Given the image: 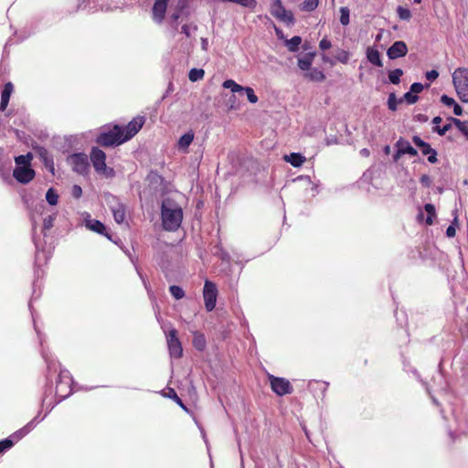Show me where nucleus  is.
<instances>
[{
	"label": "nucleus",
	"instance_id": "69168bd1",
	"mask_svg": "<svg viewBox=\"0 0 468 468\" xmlns=\"http://www.w3.org/2000/svg\"><path fill=\"white\" fill-rule=\"evenodd\" d=\"M362 153H363L364 154H368V151H367V149H364V150L362 151Z\"/></svg>",
	"mask_w": 468,
	"mask_h": 468
},
{
	"label": "nucleus",
	"instance_id": "37998d69",
	"mask_svg": "<svg viewBox=\"0 0 468 468\" xmlns=\"http://www.w3.org/2000/svg\"><path fill=\"white\" fill-rule=\"evenodd\" d=\"M335 58L337 61L346 64L349 60V53L344 49H339Z\"/></svg>",
	"mask_w": 468,
	"mask_h": 468
},
{
	"label": "nucleus",
	"instance_id": "4d7b16f0",
	"mask_svg": "<svg viewBox=\"0 0 468 468\" xmlns=\"http://www.w3.org/2000/svg\"><path fill=\"white\" fill-rule=\"evenodd\" d=\"M420 181L426 186H429L431 184V178L428 175H422L420 178Z\"/></svg>",
	"mask_w": 468,
	"mask_h": 468
},
{
	"label": "nucleus",
	"instance_id": "2eb2a0df",
	"mask_svg": "<svg viewBox=\"0 0 468 468\" xmlns=\"http://www.w3.org/2000/svg\"><path fill=\"white\" fill-rule=\"evenodd\" d=\"M408 53V47L404 41H396L388 48L387 55L389 59H397L405 57Z\"/></svg>",
	"mask_w": 468,
	"mask_h": 468
},
{
	"label": "nucleus",
	"instance_id": "c85d7f7f",
	"mask_svg": "<svg viewBox=\"0 0 468 468\" xmlns=\"http://www.w3.org/2000/svg\"><path fill=\"white\" fill-rule=\"evenodd\" d=\"M302 43V37L294 36L291 39L286 41V46L291 52H296L299 49V46Z\"/></svg>",
	"mask_w": 468,
	"mask_h": 468
},
{
	"label": "nucleus",
	"instance_id": "680f3d73",
	"mask_svg": "<svg viewBox=\"0 0 468 468\" xmlns=\"http://www.w3.org/2000/svg\"><path fill=\"white\" fill-rule=\"evenodd\" d=\"M401 155H403V154H400V153H399V148H397V152H396V154H394V156H393V157H394V160H395V161H398Z\"/></svg>",
	"mask_w": 468,
	"mask_h": 468
},
{
	"label": "nucleus",
	"instance_id": "3c124183",
	"mask_svg": "<svg viewBox=\"0 0 468 468\" xmlns=\"http://www.w3.org/2000/svg\"><path fill=\"white\" fill-rule=\"evenodd\" d=\"M332 46L331 44V41L328 40L326 37H324L320 42H319V48L322 49V50H325V49H328L330 48Z\"/></svg>",
	"mask_w": 468,
	"mask_h": 468
},
{
	"label": "nucleus",
	"instance_id": "7ed1b4c3",
	"mask_svg": "<svg viewBox=\"0 0 468 468\" xmlns=\"http://www.w3.org/2000/svg\"><path fill=\"white\" fill-rule=\"evenodd\" d=\"M452 83L459 99L468 102V69L457 68L452 73Z\"/></svg>",
	"mask_w": 468,
	"mask_h": 468
},
{
	"label": "nucleus",
	"instance_id": "b1692460",
	"mask_svg": "<svg viewBox=\"0 0 468 468\" xmlns=\"http://www.w3.org/2000/svg\"><path fill=\"white\" fill-rule=\"evenodd\" d=\"M165 397H167L173 399L181 409H183L186 412H188V408L184 404L182 399L177 396L176 390L172 388H167L164 393Z\"/></svg>",
	"mask_w": 468,
	"mask_h": 468
},
{
	"label": "nucleus",
	"instance_id": "c756f323",
	"mask_svg": "<svg viewBox=\"0 0 468 468\" xmlns=\"http://www.w3.org/2000/svg\"><path fill=\"white\" fill-rule=\"evenodd\" d=\"M204 76H205V71L202 69L194 68V69H191L188 73V79L192 82H196L197 80H202L204 78Z\"/></svg>",
	"mask_w": 468,
	"mask_h": 468
},
{
	"label": "nucleus",
	"instance_id": "774afa93",
	"mask_svg": "<svg viewBox=\"0 0 468 468\" xmlns=\"http://www.w3.org/2000/svg\"><path fill=\"white\" fill-rule=\"evenodd\" d=\"M174 18H175V19H177V18H178V16H177V15H175V16H174Z\"/></svg>",
	"mask_w": 468,
	"mask_h": 468
},
{
	"label": "nucleus",
	"instance_id": "58836bf2",
	"mask_svg": "<svg viewBox=\"0 0 468 468\" xmlns=\"http://www.w3.org/2000/svg\"><path fill=\"white\" fill-rule=\"evenodd\" d=\"M169 292L176 300H180L185 297V292L180 286L172 285L169 287Z\"/></svg>",
	"mask_w": 468,
	"mask_h": 468
},
{
	"label": "nucleus",
	"instance_id": "f03ea898",
	"mask_svg": "<svg viewBox=\"0 0 468 468\" xmlns=\"http://www.w3.org/2000/svg\"><path fill=\"white\" fill-rule=\"evenodd\" d=\"M122 133V126L114 124L108 131L100 133L96 137V143L101 147L121 145L125 143Z\"/></svg>",
	"mask_w": 468,
	"mask_h": 468
},
{
	"label": "nucleus",
	"instance_id": "2f4dec72",
	"mask_svg": "<svg viewBox=\"0 0 468 468\" xmlns=\"http://www.w3.org/2000/svg\"><path fill=\"white\" fill-rule=\"evenodd\" d=\"M424 209L428 214V217L426 218V224L432 225L433 218L436 216L435 207L432 204L428 203L424 206Z\"/></svg>",
	"mask_w": 468,
	"mask_h": 468
},
{
	"label": "nucleus",
	"instance_id": "aec40b11",
	"mask_svg": "<svg viewBox=\"0 0 468 468\" xmlns=\"http://www.w3.org/2000/svg\"><path fill=\"white\" fill-rule=\"evenodd\" d=\"M315 52L305 53L303 57L298 58L297 65L302 70H310L313 64Z\"/></svg>",
	"mask_w": 468,
	"mask_h": 468
},
{
	"label": "nucleus",
	"instance_id": "f257e3e1",
	"mask_svg": "<svg viewBox=\"0 0 468 468\" xmlns=\"http://www.w3.org/2000/svg\"><path fill=\"white\" fill-rule=\"evenodd\" d=\"M163 228L167 231H176L179 229L183 220V210L176 203L164 201L161 209Z\"/></svg>",
	"mask_w": 468,
	"mask_h": 468
},
{
	"label": "nucleus",
	"instance_id": "412c9836",
	"mask_svg": "<svg viewBox=\"0 0 468 468\" xmlns=\"http://www.w3.org/2000/svg\"><path fill=\"white\" fill-rule=\"evenodd\" d=\"M367 58L368 59V61L377 66V67H382L383 66V63H382V60H381V58H380V53L379 51L375 48H368L367 49Z\"/></svg>",
	"mask_w": 468,
	"mask_h": 468
},
{
	"label": "nucleus",
	"instance_id": "052dcab7",
	"mask_svg": "<svg viewBox=\"0 0 468 468\" xmlns=\"http://www.w3.org/2000/svg\"><path fill=\"white\" fill-rule=\"evenodd\" d=\"M182 33H184L187 37H190V29L187 25H184L181 27Z\"/></svg>",
	"mask_w": 468,
	"mask_h": 468
},
{
	"label": "nucleus",
	"instance_id": "20e7f679",
	"mask_svg": "<svg viewBox=\"0 0 468 468\" xmlns=\"http://www.w3.org/2000/svg\"><path fill=\"white\" fill-rule=\"evenodd\" d=\"M90 161L95 171L107 177L114 175V170L106 165V154L99 147H92L90 151Z\"/></svg>",
	"mask_w": 468,
	"mask_h": 468
},
{
	"label": "nucleus",
	"instance_id": "79ce46f5",
	"mask_svg": "<svg viewBox=\"0 0 468 468\" xmlns=\"http://www.w3.org/2000/svg\"><path fill=\"white\" fill-rule=\"evenodd\" d=\"M458 129L468 138V122H462L459 119L452 118Z\"/></svg>",
	"mask_w": 468,
	"mask_h": 468
},
{
	"label": "nucleus",
	"instance_id": "0e129e2a",
	"mask_svg": "<svg viewBox=\"0 0 468 468\" xmlns=\"http://www.w3.org/2000/svg\"><path fill=\"white\" fill-rule=\"evenodd\" d=\"M441 121H442V120H441V118L440 116H436V117H434V118H433L432 122H433L434 124H438V123H440Z\"/></svg>",
	"mask_w": 468,
	"mask_h": 468
},
{
	"label": "nucleus",
	"instance_id": "c03bdc74",
	"mask_svg": "<svg viewBox=\"0 0 468 468\" xmlns=\"http://www.w3.org/2000/svg\"><path fill=\"white\" fill-rule=\"evenodd\" d=\"M54 221H55L54 215H49V216L46 217L43 220V229L44 230L50 229L54 225Z\"/></svg>",
	"mask_w": 468,
	"mask_h": 468
},
{
	"label": "nucleus",
	"instance_id": "6e6d98bb",
	"mask_svg": "<svg viewBox=\"0 0 468 468\" xmlns=\"http://www.w3.org/2000/svg\"><path fill=\"white\" fill-rule=\"evenodd\" d=\"M229 101L230 103L229 105V109L231 110H237L239 108V104H236V96L235 95H232L229 99Z\"/></svg>",
	"mask_w": 468,
	"mask_h": 468
},
{
	"label": "nucleus",
	"instance_id": "864d4df0",
	"mask_svg": "<svg viewBox=\"0 0 468 468\" xmlns=\"http://www.w3.org/2000/svg\"><path fill=\"white\" fill-rule=\"evenodd\" d=\"M451 129V124H445L442 127L437 126L434 130L440 134L444 135Z\"/></svg>",
	"mask_w": 468,
	"mask_h": 468
},
{
	"label": "nucleus",
	"instance_id": "338daca9",
	"mask_svg": "<svg viewBox=\"0 0 468 468\" xmlns=\"http://www.w3.org/2000/svg\"><path fill=\"white\" fill-rule=\"evenodd\" d=\"M420 2H421V0H414L415 4H420Z\"/></svg>",
	"mask_w": 468,
	"mask_h": 468
},
{
	"label": "nucleus",
	"instance_id": "a18cd8bd",
	"mask_svg": "<svg viewBox=\"0 0 468 468\" xmlns=\"http://www.w3.org/2000/svg\"><path fill=\"white\" fill-rule=\"evenodd\" d=\"M402 99L409 104H414L418 101L419 97L415 93L411 92V90H410L404 94Z\"/></svg>",
	"mask_w": 468,
	"mask_h": 468
},
{
	"label": "nucleus",
	"instance_id": "49530a36",
	"mask_svg": "<svg viewBox=\"0 0 468 468\" xmlns=\"http://www.w3.org/2000/svg\"><path fill=\"white\" fill-rule=\"evenodd\" d=\"M317 386V388L319 389H321L322 393L324 394V391L327 389L328 388V383L327 382H323V381H317V380H314L313 382L310 383V386L314 387V386Z\"/></svg>",
	"mask_w": 468,
	"mask_h": 468
},
{
	"label": "nucleus",
	"instance_id": "f3484780",
	"mask_svg": "<svg viewBox=\"0 0 468 468\" xmlns=\"http://www.w3.org/2000/svg\"><path fill=\"white\" fill-rule=\"evenodd\" d=\"M86 227L101 235H103L107 237L109 239H111V235L106 231V227L103 223H101L100 220L97 219H89L86 221Z\"/></svg>",
	"mask_w": 468,
	"mask_h": 468
},
{
	"label": "nucleus",
	"instance_id": "473e14b6",
	"mask_svg": "<svg viewBox=\"0 0 468 468\" xmlns=\"http://www.w3.org/2000/svg\"><path fill=\"white\" fill-rule=\"evenodd\" d=\"M222 86L225 89H230L233 93L241 92L243 90V87L238 83H236L233 80H227L223 82Z\"/></svg>",
	"mask_w": 468,
	"mask_h": 468
},
{
	"label": "nucleus",
	"instance_id": "c9c22d12",
	"mask_svg": "<svg viewBox=\"0 0 468 468\" xmlns=\"http://www.w3.org/2000/svg\"><path fill=\"white\" fill-rule=\"evenodd\" d=\"M403 99L398 100L395 93H390L388 98V107L390 111H397L398 103H401Z\"/></svg>",
	"mask_w": 468,
	"mask_h": 468
},
{
	"label": "nucleus",
	"instance_id": "5701e85b",
	"mask_svg": "<svg viewBox=\"0 0 468 468\" xmlns=\"http://www.w3.org/2000/svg\"><path fill=\"white\" fill-rule=\"evenodd\" d=\"M284 160L293 167H300L305 162V157L299 153H292L284 156Z\"/></svg>",
	"mask_w": 468,
	"mask_h": 468
},
{
	"label": "nucleus",
	"instance_id": "e2e57ef3",
	"mask_svg": "<svg viewBox=\"0 0 468 468\" xmlns=\"http://www.w3.org/2000/svg\"><path fill=\"white\" fill-rule=\"evenodd\" d=\"M418 120L420 121V122H426L428 120L427 116L423 115V114H419L417 116Z\"/></svg>",
	"mask_w": 468,
	"mask_h": 468
},
{
	"label": "nucleus",
	"instance_id": "ddd939ff",
	"mask_svg": "<svg viewBox=\"0 0 468 468\" xmlns=\"http://www.w3.org/2000/svg\"><path fill=\"white\" fill-rule=\"evenodd\" d=\"M35 170L28 165L16 166L13 170V176L21 184H28L35 177Z\"/></svg>",
	"mask_w": 468,
	"mask_h": 468
},
{
	"label": "nucleus",
	"instance_id": "bb28decb",
	"mask_svg": "<svg viewBox=\"0 0 468 468\" xmlns=\"http://www.w3.org/2000/svg\"><path fill=\"white\" fill-rule=\"evenodd\" d=\"M193 346L198 351H203L206 347L205 335L199 332L194 333Z\"/></svg>",
	"mask_w": 468,
	"mask_h": 468
},
{
	"label": "nucleus",
	"instance_id": "603ef678",
	"mask_svg": "<svg viewBox=\"0 0 468 468\" xmlns=\"http://www.w3.org/2000/svg\"><path fill=\"white\" fill-rule=\"evenodd\" d=\"M425 76L428 80L432 81L439 77V72L435 69H432V70L427 71Z\"/></svg>",
	"mask_w": 468,
	"mask_h": 468
},
{
	"label": "nucleus",
	"instance_id": "09e8293b",
	"mask_svg": "<svg viewBox=\"0 0 468 468\" xmlns=\"http://www.w3.org/2000/svg\"><path fill=\"white\" fill-rule=\"evenodd\" d=\"M423 89H424V86L420 82H414L410 86L411 92L415 93L416 95L418 93H420L423 90Z\"/></svg>",
	"mask_w": 468,
	"mask_h": 468
},
{
	"label": "nucleus",
	"instance_id": "e433bc0d",
	"mask_svg": "<svg viewBox=\"0 0 468 468\" xmlns=\"http://www.w3.org/2000/svg\"><path fill=\"white\" fill-rule=\"evenodd\" d=\"M397 14L399 19L409 21L411 18V12L409 8L399 5L397 7Z\"/></svg>",
	"mask_w": 468,
	"mask_h": 468
},
{
	"label": "nucleus",
	"instance_id": "0eeeda50",
	"mask_svg": "<svg viewBox=\"0 0 468 468\" xmlns=\"http://www.w3.org/2000/svg\"><path fill=\"white\" fill-rule=\"evenodd\" d=\"M218 292L217 285L213 282L206 280L203 288V298L205 308L207 312H211L215 309Z\"/></svg>",
	"mask_w": 468,
	"mask_h": 468
},
{
	"label": "nucleus",
	"instance_id": "4c0bfd02",
	"mask_svg": "<svg viewBox=\"0 0 468 468\" xmlns=\"http://www.w3.org/2000/svg\"><path fill=\"white\" fill-rule=\"evenodd\" d=\"M46 199L49 205L55 206L58 204V195L53 188H49L46 193Z\"/></svg>",
	"mask_w": 468,
	"mask_h": 468
},
{
	"label": "nucleus",
	"instance_id": "7c9ffc66",
	"mask_svg": "<svg viewBox=\"0 0 468 468\" xmlns=\"http://www.w3.org/2000/svg\"><path fill=\"white\" fill-rule=\"evenodd\" d=\"M403 75L401 69H395L388 72V80L390 83L398 85L400 82V78Z\"/></svg>",
	"mask_w": 468,
	"mask_h": 468
},
{
	"label": "nucleus",
	"instance_id": "9b49d317",
	"mask_svg": "<svg viewBox=\"0 0 468 468\" xmlns=\"http://www.w3.org/2000/svg\"><path fill=\"white\" fill-rule=\"evenodd\" d=\"M69 160L72 169L78 174L84 175L88 172L90 165L88 156L85 154H74L69 156Z\"/></svg>",
	"mask_w": 468,
	"mask_h": 468
},
{
	"label": "nucleus",
	"instance_id": "ea45409f",
	"mask_svg": "<svg viewBox=\"0 0 468 468\" xmlns=\"http://www.w3.org/2000/svg\"><path fill=\"white\" fill-rule=\"evenodd\" d=\"M13 90H14L13 84L11 82L5 83L4 86V89L1 92V99L9 101Z\"/></svg>",
	"mask_w": 468,
	"mask_h": 468
},
{
	"label": "nucleus",
	"instance_id": "de8ad7c7",
	"mask_svg": "<svg viewBox=\"0 0 468 468\" xmlns=\"http://www.w3.org/2000/svg\"><path fill=\"white\" fill-rule=\"evenodd\" d=\"M71 195L75 198H80L82 196V188L79 185H74L71 188Z\"/></svg>",
	"mask_w": 468,
	"mask_h": 468
},
{
	"label": "nucleus",
	"instance_id": "f8f14e48",
	"mask_svg": "<svg viewBox=\"0 0 468 468\" xmlns=\"http://www.w3.org/2000/svg\"><path fill=\"white\" fill-rule=\"evenodd\" d=\"M31 431V423L13 433L9 438L0 441V453L10 449L15 441H19Z\"/></svg>",
	"mask_w": 468,
	"mask_h": 468
},
{
	"label": "nucleus",
	"instance_id": "6e6552de",
	"mask_svg": "<svg viewBox=\"0 0 468 468\" xmlns=\"http://www.w3.org/2000/svg\"><path fill=\"white\" fill-rule=\"evenodd\" d=\"M270 11L275 18L287 25L293 24L294 22L292 13L284 8L281 0H272Z\"/></svg>",
	"mask_w": 468,
	"mask_h": 468
},
{
	"label": "nucleus",
	"instance_id": "9d476101",
	"mask_svg": "<svg viewBox=\"0 0 468 468\" xmlns=\"http://www.w3.org/2000/svg\"><path fill=\"white\" fill-rule=\"evenodd\" d=\"M144 122L145 117L138 115L133 118V120L130 121L127 125L122 127V136L125 142L131 140L133 136H135L138 133V132L143 128Z\"/></svg>",
	"mask_w": 468,
	"mask_h": 468
},
{
	"label": "nucleus",
	"instance_id": "4be33fe9",
	"mask_svg": "<svg viewBox=\"0 0 468 468\" xmlns=\"http://www.w3.org/2000/svg\"><path fill=\"white\" fill-rule=\"evenodd\" d=\"M114 220L121 224L124 221L126 209L123 204L118 203L115 207H112Z\"/></svg>",
	"mask_w": 468,
	"mask_h": 468
},
{
	"label": "nucleus",
	"instance_id": "cd10ccee",
	"mask_svg": "<svg viewBox=\"0 0 468 468\" xmlns=\"http://www.w3.org/2000/svg\"><path fill=\"white\" fill-rule=\"evenodd\" d=\"M33 159V155L31 153H27V154H21L16 157H15V162L16 166H23V165H31V160Z\"/></svg>",
	"mask_w": 468,
	"mask_h": 468
},
{
	"label": "nucleus",
	"instance_id": "6ab92c4d",
	"mask_svg": "<svg viewBox=\"0 0 468 468\" xmlns=\"http://www.w3.org/2000/svg\"><path fill=\"white\" fill-rule=\"evenodd\" d=\"M396 147L399 148V153L403 154H410L411 156H416L418 154L417 150L410 145V144L404 140L403 138H399L396 143Z\"/></svg>",
	"mask_w": 468,
	"mask_h": 468
},
{
	"label": "nucleus",
	"instance_id": "1a4fd4ad",
	"mask_svg": "<svg viewBox=\"0 0 468 468\" xmlns=\"http://www.w3.org/2000/svg\"><path fill=\"white\" fill-rule=\"evenodd\" d=\"M169 354L174 358H181L183 356L182 344L177 336V331L171 329L166 336Z\"/></svg>",
	"mask_w": 468,
	"mask_h": 468
},
{
	"label": "nucleus",
	"instance_id": "5fc2aeb1",
	"mask_svg": "<svg viewBox=\"0 0 468 468\" xmlns=\"http://www.w3.org/2000/svg\"><path fill=\"white\" fill-rule=\"evenodd\" d=\"M456 234V229L453 225H450L446 229V235L449 238L454 237Z\"/></svg>",
	"mask_w": 468,
	"mask_h": 468
},
{
	"label": "nucleus",
	"instance_id": "4468645a",
	"mask_svg": "<svg viewBox=\"0 0 468 468\" xmlns=\"http://www.w3.org/2000/svg\"><path fill=\"white\" fill-rule=\"evenodd\" d=\"M412 142L414 143V144L419 147L422 153V154L424 155H428V161L431 163V164H435L437 163L438 161V158H437V152L436 150H434L433 148H431V146L424 142L420 136L418 135H414L412 137Z\"/></svg>",
	"mask_w": 468,
	"mask_h": 468
},
{
	"label": "nucleus",
	"instance_id": "a19ab883",
	"mask_svg": "<svg viewBox=\"0 0 468 468\" xmlns=\"http://www.w3.org/2000/svg\"><path fill=\"white\" fill-rule=\"evenodd\" d=\"M241 92H245L248 101L250 103H256L258 101V96L255 94L254 90L250 87H243V90Z\"/></svg>",
	"mask_w": 468,
	"mask_h": 468
},
{
	"label": "nucleus",
	"instance_id": "39448f33",
	"mask_svg": "<svg viewBox=\"0 0 468 468\" xmlns=\"http://www.w3.org/2000/svg\"><path fill=\"white\" fill-rule=\"evenodd\" d=\"M73 379L67 370H61L56 383V395L60 399L68 398L72 392Z\"/></svg>",
	"mask_w": 468,
	"mask_h": 468
},
{
	"label": "nucleus",
	"instance_id": "13d9d810",
	"mask_svg": "<svg viewBox=\"0 0 468 468\" xmlns=\"http://www.w3.org/2000/svg\"><path fill=\"white\" fill-rule=\"evenodd\" d=\"M452 106H453V113L455 115L460 116V115L463 114V109H462V107L459 104H457L455 102V104H453Z\"/></svg>",
	"mask_w": 468,
	"mask_h": 468
},
{
	"label": "nucleus",
	"instance_id": "393cba45",
	"mask_svg": "<svg viewBox=\"0 0 468 468\" xmlns=\"http://www.w3.org/2000/svg\"><path fill=\"white\" fill-rule=\"evenodd\" d=\"M304 78H306L312 81L321 82L325 80V75L322 70L314 68V69H311V71L305 73Z\"/></svg>",
	"mask_w": 468,
	"mask_h": 468
},
{
	"label": "nucleus",
	"instance_id": "dca6fc26",
	"mask_svg": "<svg viewBox=\"0 0 468 468\" xmlns=\"http://www.w3.org/2000/svg\"><path fill=\"white\" fill-rule=\"evenodd\" d=\"M169 0H155L153 6V18L157 23H161L165 18V11Z\"/></svg>",
	"mask_w": 468,
	"mask_h": 468
},
{
	"label": "nucleus",
	"instance_id": "72a5a7b5",
	"mask_svg": "<svg viewBox=\"0 0 468 468\" xmlns=\"http://www.w3.org/2000/svg\"><path fill=\"white\" fill-rule=\"evenodd\" d=\"M318 0H304L301 5V10L303 11H314L318 6Z\"/></svg>",
	"mask_w": 468,
	"mask_h": 468
},
{
	"label": "nucleus",
	"instance_id": "a878e982",
	"mask_svg": "<svg viewBox=\"0 0 468 468\" xmlns=\"http://www.w3.org/2000/svg\"><path fill=\"white\" fill-rule=\"evenodd\" d=\"M37 154H38L39 157L42 159L44 165L47 167H49L50 170L53 172V170H54L53 159L51 156H49L48 150L44 147H39L37 149Z\"/></svg>",
	"mask_w": 468,
	"mask_h": 468
},
{
	"label": "nucleus",
	"instance_id": "423d86ee",
	"mask_svg": "<svg viewBox=\"0 0 468 468\" xmlns=\"http://www.w3.org/2000/svg\"><path fill=\"white\" fill-rule=\"evenodd\" d=\"M268 379L270 381L271 390L278 396L282 397L293 392V387L288 379L275 377L273 375H268Z\"/></svg>",
	"mask_w": 468,
	"mask_h": 468
},
{
	"label": "nucleus",
	"instance_id": "8fccbe9b",
	"mask_svg": "<svg viewBox=\"0 0 468 468\" xmlns=\"http://www.w3.org/2000/svg\"><path fill=\"white\" fill-rule=\"evenodd\" d=\"M441 101L446 105V106H452L453 104H455V101L454 99L449 97L448 95L446 94H443L441 97Z\"/></svg>",
	"mask_w": 468,
	"mask_h": 468
},
{
	"label": "nucleus",
	"instance_id": "a211bd4d",
	"mask_svg": "<svg viewBox=\"0 0 468 468\" xmlns=\"http://www.w3.org/2000/svg\"><path fill=\"white\" fill-rule=\"evenodd\" d=\"M194 138L195 133L192 130L183 134L177 142L178 149L184 153H188V147L194 141Z\"/></svg>",
	"mask_w": 468,
	"mask_h": 468
},
{
	"label": "nucleus",
	"instance_id": "bf43d9fd",
	"mask_svg": "<svg viewBox=\"0 0 468 468\" xmlns=\"http://www.w3.org/2000/svg\"><path fill=\"white\" fill-rule=\"evenodd\" d=\"M8 103H9V101L1 99L0 111L4 112L6 109Z\"/></svg>",
	"mask_w": 468,
	"mask_h": 468
},
{
	"label": "nucleus",
	"instance_id": "f704fd0d",
	"mask_svg": "<svg viewBox=\"0 0 468 468\" xmlns=\"http://www.w3.org/2000/svg\"><path fill=\"white\" fill-rule=\"evenodd\" d=\"M340 23L343 26H347L350 22L349 16H350V10L347 6H342L340 7Z\"/></svg>",
	"mask_w": 468,
	"mask_h": 468
}]
</instances>
